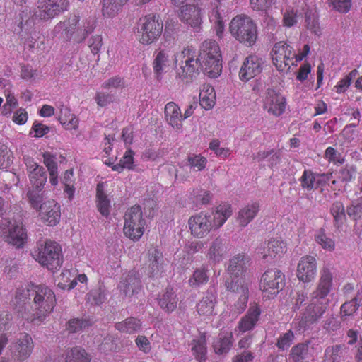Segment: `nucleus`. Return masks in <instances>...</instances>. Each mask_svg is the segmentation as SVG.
Here are the masks:
<instances>
[{
  "label": "nucleus",
  "mask_w": 362,
  "mask_h": 362,
  "mask_svg": "<svg viewBox=\"0 0 362 362\" xmlns=\"http://www.w3.org/2000/svg\"><path fill=\"white\" fill-rule=\"evenodd\" d=\"M176 77L182 82L189 83L202 69L210 78L218 77L222 71L221 55L209 59H199L196 49L185 47L175 56Z\"/></svg>",
  "instance_id": "nucleus-1"
},
{
  "label": "nucleus",
  "mask_w": 362,
  "mask_h": 362,
  "mask_svg": "<svg viewBox=\"0 0 362 362\" xmlns=\"http://www.w3.org/2000/svg\"><path fill=\"white\" fill-rule=\"evenodd\" d=\"M332 274L327 268H323L316 289L311 294V300L301 313L300 317L293 321V328L305 331L316 323L325 313L329 300L327 296L332 284Z\"/></svg>",
  "instance_id": "nucleus-2"
},
{
  "label": "nucleus",
  "mask_w": 362,
  "mask_h": 362,
  "mask_svg": "<svg viewBox=\"0 0 362 362\" xmlns=\"http://www.w3.org/2000/svg\"><path fill=\"white\" fill-rule=\"evenodd\" d=\"M56 305V297L53 291L43 285L34 287L33 301L28 310H25L23 319L39 325L53 311Z\"/></svg>",
  "instance_id": "nucleus-3"
},
{
  "label": "nucleus",
  "mask_w": 362,
  "mask_h": 362,
  "mask_svg": "<svg viewBox=\"0 0 362 362\" xmlns=\"http://www.w3.org/2000/svg\"><path fill=\"white\" fill-rule=\"evenodd\" d=\"M96 21L93 17L82 18L74 16L68 22H59L54 28V35H60L65 40L73 39L82 42L95 28Z\"/></svg>",
  "instance_id": "nucleus-4"
},
{
  "label": "nucleus",
  "mask_w": 362,
  "mask_h": 362,
  "mask_svg": "<svg viewBox=\"0 0 362 362\" xmlns=\"http://www.w3.org/2000/svg\"><path fill=\"white\" fill-rule=\"evenodd\" d=\"M229 30L236 40L248 47L252 46L257 39V26L245 15L234 17L229 24Z\"/></svg>",
  "instance_id": "nucleus-5"
},
{
  "label": "nucleus",
  "mask_w": 362,
  "mask_h": 362,
  "mask_svg": "<svg viewBox=\"0 0 362 362\" xmlns=\"http://www.w3.org/2000/svg\"><path fill=\"white\" fill-rule=\"evenodd\" d=\"M33 255L36 261L49 270L57 269L62 264V248L50 240L38 243Z\"/></svg>",
  "instance_id": "nucleus-6"
},
{
  "label": "nucleus",
  "mask_w": 362,
  "mask_h": 362,
  "mask_svg": "<svg viewBox=\"0 0 362 362\" xmlns=\"http://www.w3.org/2000/svg\"><path fill=\"white\" fill-rule=\"evenodd\" d=\"M136 29L138 40L143 45H150L160 36L163 22L154 14L146 15L139 18Z\"/></svg>",
  "instance_id": "nucleus-7"
},
{
  "label": "nucleus",
  "mask_w": 362,
  "mask_h": 362,
  "mask_svg": "<svg viewBox=\"0 0 362 362\" xmlns=\"http://www.w3.org/2000/svg\"><path fill=\"white\" fill-rule=\"evenodd\" d=\"M124 234L132 240H139L144 233L146 220L140 206L128 209L124 214Z\"/></svg>",
  "instance_id": "nucleus-8"
},
{
  "label": "nucleus",
  "mask_w": 362,
  "mask_h": 362,
  "mask_svg": "<svg viewBox=\"0 0 362 362\" xmlns=\"http://www.w3.org/2000/svg\"><path fill=\"white\" fill-rule=\"evenodd\" d=\"M284 275L277 269L267 270L262 276L260 288L263 298H274L284 285Z\"/></svg>",
  "instance_id": "nucleus-9"
},
{
  "label": "nucleus",
  "mask_w": 362,
  "mask_h": 362,
  "mask_svg": "<svg viewBox=\"0 0 362 362\" xmlns=\"http://www.w3.org/2000/svg\"><path fill=\"white\" fill-rule=\"evenodd\" d=\"M226 287L227 290L233 292L234 297L238 300L233 305L234 312L236 314L242 313L247 304L249 298V284L245 279H237V281L226 279Z\"/></svg>",
  "instance_id": "nucleus-10"
},
{
  "label": "nucleus",
  "mask_w": 362,
  "mask_h": 362,
  "mask_svg": "<svg viewBox=\"0 0 362 362\" xmlns=\"http://www.w3.org/2000/svg\"><path fill=\"white\" fill-rule=\"evenodd\" d=\"M272 62L279 71L290 68V62L295 57L293 48L284 42H276L271 52Z\"/></svg>",
  "instance_id": "nucleus-11"
},
{
  "label": "nucleus",
  "mask_w": 362,
  "mask_h": 362,
  "mask_svg": "<svg viewBox=\"0 0 362 362\" xmlns=\"http://www.w3.org/2000/svg\"><path fill=\"white\" fill-rule=\"evenodd\" d=\"M188 224L192 235L197 238H205L214 228L211 216L204 211L191 216Z\"/></svg>",
  "instance_id": "nucleus-12"
},
{
  "label": "nucleus",
  "mask_w": 362,
  "mask_h": 362,
  "mask_svg": "<svg viewBox=\"0 0 362 362\" xmlns=\"http://www.w3.org/2000/svg\"><path fill=\"white\" fill-rule=\"evenodd\" d=\"M263 109L270 115L278 117L281 115L286 109V99L279 91L274 88H268L262 99Z\"/></svg>",
  "instance_id": "nucleus-13"
},
{
  "label": "nucleus",
  "mask_w": 362,
  "mask_h": 362,
  "mask_svg": "<svg viewBox=\"0 0 362 362\" xmlns=\"http://www.w3.org/2000/svg\"><path fill=\"white\" fill-rule=\"evenodd\" d=\"M66 0H39L36 15L43 20L52 19L67 9Z\"/></svg>",
  "instance_id": "nucleus-14"
},
{
  "label": "nucleus",
  "mask_w": 362,
  "mask_h": 362,
  "mask_svg": "<svg viewBox=\"0 0 362 362\" xmlns=\"http://www.w3.org/2000/svg\"><path fill=\"white\" fill-rule=\"evenodd\" d=\"M24 163L32 188L42 189L47 179L45 168L31 158H25Z\"/></svg>",
  "instance_id": "nucleus-15"
},
{
  "label": "nucleus",
  "mask_w": 362,
  "mask_h": 362,
  "mask_svg": "<svg viewBox=\"0 0 362 362\" xmlns=\"http://www.w3.org/2000/svg\"><path fill=\"white\" fill-rule=\"evenodd\" d=\"M332 177V173L319 174L311 170H305L299 178L300 185L303 189L310 192L315 190L327 183Z\"/></svg>",
  "instance_id": "nucleus-16"
},
{
  "label": "nucleus",
  "mask_w": 362,
  "mask_h": 362,
  "mask_svg": "<svg viewBox=\"0 0 362 362\" xmlns=\"http://www.w3.org/2000/svg\"><path fill=\"white\" fill-rule=\"evenodd\" d=\"M39 216L41 221L49 226H54L59 223L61 206L54 200H47L40 204Z\"/></svg>",
  "instance_id": "nucleus-17"
},
{
  "label": "nucleus",
  "mask_w": 362,
  "mask_h": 362,
  "mask_svg": "<svg viewBox=\"0 0 362 362\" xmlns=\"http://www.w3.org/2000/svg\"><path fill=\"white\" fill-rule=\"evenodd\" d=\"M263 64L262 59L256 55L247 57L240 69V79L243 81H247L255 77L262 72Z\"/></svg>",
  "instance_id": "nucleus-18"
},
{
  "label": "nucleus",
  "mask_w": 362,
  "mask_h": 362,
  "mask_svg": "<svg viewBox=\"0 0 362 362\" xmlns=\"http://www.w3.org/2000/svg\"><path fill=\"white\" fill-rule=\"evenodd\" d=\"M316 272L317 261L314 257L306 255L300 258L296 272L297 277L300 281L310 282L315 279Z\"/></svg>",
  "instance_id": "nucleus-19"
},
{
  "label": "nucleus",
  "mask_w": 362,
  "mask_h": 362,
  "mask_svg": "<svg viewBox=\"0 0 362 362\" xmlns=\"http://www.w3.org/2000/svg\"><path fill=\"white\" fill-rule=\"evenodd\" d=\"M35 285H26L17 288L15 297L13 300L14 309L23 319V314L25 310H28L30 306V300L33 297L34 287Z\"/></svg>",
  "instance_id": "nucleus-20"
},
{
  "label": "nucleus",
  "mask_w": 362,
  "mask_h": 362,
  "mask_svg": "<svg viewBox=\"0 0 362 362\" xmlns=\"http://www.w3.org/2000/svg\"><path fill=\"white\" fill-rule=\"evenodd\" d=\"M179 18L183 23L194 29H199L202 23V10L194 4L182 6L180 8Z\"/></svg>",
  "instance_id": "nucleus-21"
},
{
  "label": "nucleus",
  "mask_w": 362,
  "mask_h": 362,
  "mask_svg": "<svg viewBox=\"0 0 362 362\" xmlns=\"http://www.w3.org/2000/svg\"><path fill=\"white\" fill-rule=\"evenodd\" d=\"M32 337L28 334H21L16 343L11 345L13 357L20 361L27 359L33 349Z\"/></svg>",
  "instance_id": "nucleus-22"
},
{
  "label": "nucleus",
  "mask_w": 362,
  "mask_h": 362,
  "mask_svg": "<svg viewBox=\"0 0 362 362\" xmlns=\"http://www.w3.org/2000/svg\"><path fill=\"white\" fill-rule=\"evenodd\" d=\"M286 252V243L281 238H274L261 245L257 253L262 256V258L269 261L276 257H280Z\"/></svg>",
  "instance_id": "nucleus-23"
},
{
  "label": "nucleus",
  "mask_w": 362,
  "mask_h": 362,
  "mask_svg": "<svg viewBox=\"0 0 362 362\" xmlns=\"http://www.w3.org/2000/svg\"><path fill=\"white\" fill-rule=\"evenodd\" d=\"M228 247L227 240L218 236L209 244L206 252V257L213 264H217L223 261L228 255Z\"/></svg>",
  "instance_id": "nucleus-24"
},
{
  "label": "nucleus",
  "mask_w": 362,
  "mask_h": 362,
  "mask_svg": "<svg viewBox=\"0 0 362 362\" xmlns=\"http://www.w3.org/2000/svg\"><path fill=\"white\" fill-rule=\"evenodd\" d=\"M118 288L125 296L132 297L138 294L141 290L140 276L135 271L129 272L122 278Z\"/></svg>",
  "instance_id": "nucleus-25"
},
{
  "label": "nucleus",
  "mask_w": 362,
  "mask_h": 362,
  "mask_svg": "<svg viewBox=\"0 0 362 362\" xmlns=\"http://www.w3.org/2000/svg\"><path fill=\"white\" fill-rule=\"evenodd\" d=\"M261 315V309L257 304L250 305L246 314L238 322L237 329L245 333L252 330L257 325Z\"/></svg>",
  "instance_id": "nucleus-26"
},
{
  "label": "nucleus",
  "mask_w": 362,
  "mask_h": 362,
  "mask_svg": "<svg viewBox=\"0 0 362 362\" xmlns=\"http://www.w3.org/2000/svg\"><path fill=\"white\" fill-rule=\"evenodd\" d=\"M250 264V259L248 257L243 254H238L233 256L229 260V264L228 267V272L230 274V279H228L229 281L237 279H244L241 276L247 269Z\"/></svg>",
  "instance_id": "nucleus-27"
},
{
  "label": "nucleus",
  "mask_w": 362,
  "mask_h": 362,
  "mask_svg": "<svg viewBox=\"0 0 362 362\" xmlns=\"http://www.w3.org/2000/svg\"><path fill=\"white\" fill-rule=\"evenodd\" d=\"M165 118L173 128L181 130L182 128L183 115L180 108L174 102H169L165 107Z\"/></svg>",
  "instance_id": "nucleus-28"
},
{
  "label": "nucleus",
  "mask_w": 362,
  "mask_h": 362,
  "mask_svg": "<svg viewBox=\"0 0 362 362\" xmlns=\"http://www.w3.org/2000/svg\"><path fill=\"white\" fill-rule=\"evenodd\" d=\"M259 211L258 202L249 203L239 210L236 215V222L239 226L245 228L255 218Z\"/></svg>",
  "instance_id": "nucleus-29"
},
{
  "label": "nucleus",
  "mask_w": 362,
  "mask_h": 362,
  "mask_svg": "<svg viewBox=\"0 0 362 362\" xmlns=\"http://www.w3.org/2000/svg\"><path fill=\"white\" fill-rule=\"evenodd\" d=\"M148 274L151 276L160 275L163 272L164 260L162 252L157 248L148 250Z\"/></svg>",
  "instance_id": "nucleus-30"
},
{
  "label": "nucleus",
  "mask_w": 362,
  "mask_h": 362,
  "mask_svg": "<svg viewBox=\"0 0 362 362\" xmlns=\"http://www.w3.org/2000/svg\"><path fill=\"white\" fill-rule=\"evenodd\" d=\"M233 211L230 204L223 203L217 206L212 212V225L214 229L220 228L232 215Z\"/></svg>",
  "instance_id": "nucleus-31"
},
{
  "label": "nucleus",
  "mask_w": 362,
  "mask_h": 362,
  "mask_svg": "<svg viewBox=\"0 0 362 362\" xmlns=\"http://www.w3.org/2000/svg\"><path fill=\"white\" fill-rule=\"evenodd\" d=\"M160 308L166 312H173L177 307L178 298L171 287H167L164 293L158 297Z\"/></svg>",
  "instance_id": "nucleus-32"
},
{
  "label": "nucleus",
  "mask_w": 362,
  "mask_h": 362,
  "mask_svg": "<svg viewBox=\"0 0 362 362\" xmlns=\"http://www.w3.org/2000/svg\"><path fill=\"white\" fill-rule=\"evenodd\" d=\"M224 16L220 11L219 6L214 4L212 5L211 10L209 12V19L213 23L216 35L221 38L225 28Z\"/></svg>",
  "instance_id": "nucleus-33"
},
{
  "label": "nucleus",
  "mask_w": 362,
  "mask_h": 362,
  "mask_svg": "<svg viewBox=\"0 0 362 362\" xmlns=\"http://www.w3.org/2000/svg\"><path fill=\"white\" fill-rule=\"evenodd\" d=\"M216 103V93L214 88L208 84H203L199 93V104L205 110H211Z\"/></svg>",
  "instance_id": "nucleus-34"
},
{
  "label": "nucleus",
  "mask_w": 362,
  "mask_h": 362,
  "mask_svg": "<svg viewBox=\"0 0 362 362\" xmlns=\"http://www.w3.org/2000/svg\"><path fill=\"white\" fill-rule=\"evenodd\" d=\"M128 0H101L102 13L104 17H115Z\"/></svg>",
  "instance_id": "nucleus-35"
},
{
  "label": "nucleus",
  "mask_w": 362,
  "mask_h": 362,
  "mask_svg": "<svg viewBox=\"0 0 362 362\" xmlns=\"http://www.w3.org/2000/svg\"><path fill=\"white\" fill-rule=\"evenodd\" d=\"M59 113L58 119L67 129H76L78 127V121L74 115L71 114L70 110L64 105L58 106Z\"/></svg>",
  "instance_id": "nucleus-36"
},
{
  "label": "nucleus",
  "mask_w": 362,
  "mask_h": 362,
  "mask_svg": "<svg viewBox=\"0 0 362 362\" xmlns=\"http://www.w3.org/2000/svg\"><path fill=\"white\" fill-rule=\"evenodd\" d=\"M216 297L207 292L197 305V312L201 315L209 316L214 314Z\"/></svg>",
  "instance_id": "nucleus-37"
},
{
  "label": "nucleus",
  "mask_w": 362,
  "mask_h": 362,
  "mask_svg": "<svg viewBox=\"0 0 362 362\" xmlns=\"http://www.w3.org/2000/svg\"><path fill=\"white\" fill-rule=\"evenodd\" d=\"M97 207L103 216L110 214V201L103 189V184H98L96 189Z\"/></svg>",
  "instance_id": "nucleus-38"
},
{
  "label": "nucleus",
  "mask_w": 362,
  "mask_h": 362,
  "mask_svg": "<svg viewBox=\"0 0 362 362\" xmlns=\"http://www.w3.org/2000/svg\"><path fill=\"white\" fill-rule=\"evenodd\" d=\"M221 52L218 45L215 40H205L202 46L199 59H209L214 57H220Z\"/></svg>",
  "instance_id": "nucleus-39"
},
{
  "label": "nucleus",
  "mask_w": 362,
  "mask_h": 362,
  "mask_svg": "<svg viewBox=\"0 0 362 362\" xmlns=\"http://www.w3.org/2000/svg\"><path fill=\"white\" fill-rule=\"evenodd\" d=\"M141 327V323L140 320L134 317H129L122 322L116 323L115 326L118 331L127 334H134L139 332Z\"/></svg>",
  "instance_id": "nucleus-40"
},
{
  "label": "nucleus",
  "mask_w": 362,
  "mask_h": 362,
  "mask_svg": "<svg viewBox=\"0 0 362 362\" xmlns=\"http://www.w3.org/2000/svg\"><path fill=\"white\" fill-rule=\"evenodd\" d=\"M192 351L195 358L200 362L206 360V341L204 336L194 339L192 341Z\"/></svg>",
  "instance_id": "nucleus-41"
},
{
  "label": "nucleus",
  "mask_w": 362,
  "mask_h": 362,
  "mask_svg": "<svg viewBox=\"0 0 362 362\" xmlns=\"http://www.w3.org/2000/svg\"><path fill=\"white\" fill-rule=\"evenodd\" d=\"M90 356L83 349L79 347L72 348L66 354V362H90Z\"/></svg>",
  "instance_id": "nucleus-42"
},
{
  "label": "nucleus",
  "mask_w": 362,
  "mask_h": 362,
  "mask_svg": "<svg viewBox=\"0 0 362 362\" xmlns=\"http://www.w3.org/2000/svg\"><path fill=\"white\" fill-rule=\"evenodd\" d=\"M168 64V54L164 51L158 52L153 61V71L157 78L160 77Z\"/></svg>",
  "instance_id": "nucleus-43"
},
{
  "label": "nucleus",
  "mask_w": 362,
  "mask_h": 362,
  "mask_svg": "<svg viewBox=\"0 0 362 362\" xmlns=\"http://www.w3.org/2000/svg\"><path fill=\"white\" fill-rule=\"evenodd\" d=\"M330 211L334 217L335 226L338 228H340L346 218L344 204L341 202L333 203Z\"/></svg>",
  "instance_id": "nucleus-44"
},
{
  "label": "nucleus",
  "mask_w": 362,
  "mask_h": 362,
  "mask_svg": "<svg viewBox=\"0 0 362 362\" xmlns=\"http://www.w3.org/2000/svg\"><path fill=\"white\" fill-rule=\"evenodd\" d=\"M315 241L323 249L332 251L335 247V243L333 239L329 237L324 229L321 228L315 235Z\"/></svg>",
  "instance_id": "nucleus-45"
},
{
  "label": "nucleus",
  "mask_w": 362,
  "mask_h": 362,
  "mask_svg": "<svg viewBox=\"0 0 362 362\" xmlns=\"http://www.w3.org/2000/svg\"><path fill=\"white\" fill-rule=\"evenodd\" d=\"M232 334L221 337L214 342V351L218 354H226L232 346Z\"/></svg>",
  "instance_id": "nucleus-46"
},
{
  "label": "nucleus",
  "mask_w": 362,
  "mask_h": 362,
  "mask_svg": "<svg viewBox=\"0 0 362 362\" xmlns=\"http://www.w3.org/2000/svg\"><path fill=\"white\" fill-rule=\"evenodd\" d=\"M134 153L131 149H128L122 158H121L119 163L114 165L112 168L113 170L122 172L124 168L132 169L134 163Z\"/></svg>",
  "instance_id": "nucleus-47"
},
{
  "label": "nucleus",
  "mask_w": 362,
  "mask_h": 362,
  "mask_svg": "<svg viewBox=\"0 0 362 362\" xmlns=\"http://www.w3.org/2000/svg\"><path fill=\"white\" fill-rule=\"evenodd\" d=\"M308 346L305 344H298L292 347L290 358L294 362H302L307 356Z\"/></svg>",
  "instance_id": "nucleus-48"
},
{
  "label": "nucleus",
  "mask_w": 362,
  "mask_h": 362,
  "mask_svg": "<svg viewBox=\"0 0 362 362\" xmlns=\"http://www.w3.org/2000/svg\"><path fill=\"white\" fill-rule=\"evenodd\" d=\"M347 214L354 220L362 217V196L352 201L346 209Z\"/></svg>",
  "instance_id": "nucleus-49"
},
{
  "label": "nucleus",
  "mask_w": 362,
  "mask_h": 362,
  "mask_svg": "<svg viewBox=\"0 0 362 362\" xmlns=\"http://www.w3.org/2000/svg\"><path fill=\"white\" fill-rule=\"evenodd\" d=\"M206 272L207 270L205 268L196 269L189 280L190 286L197 287L206 284L208 281Z\"/></svg>",
  "instance_id": "nucleus-50"
},
{
  "label": "nucleus",
  "mask_w": 362,
  "mask_h": 362,
  "mask_svg": "<svg viewBox=\"0 0 362 362\" xmlns=\"http://www.w3.org/2000/svg\"><path fill=\"white\" fill-rule=\"evenodd\" d=\"M189 165L196 171H201L206 168L207 160L205 157L199 155H192L187 159Z\"/></svg>",
  "instance_id": "nucleus-51"
},
{
  "label": "nucleus",
  "mask_w": 362,
  "mask_h": 362,
  "mask_svg": "<svg viewBox=\"0 0 362 362\" xmlns=\"http://www.w3.org/2000/svg\"><path fill=\"white\" fill-rule=\"evenodd\" d=\"M360 299L354 298L349 301L344 303L341 306V313L344 316L352 315L358 310L360 305Z\"/></svg>",
  "instance_id": "nucleus-52"
},
{
  "label": "nucleus",
  "mask_w": 362,
  "mask_h": 362,
  "mask_svg": "<svg viewBox=\"0 0 362 362\" xmlns=\"http://www.w3.org/2000/svg\"><path fill=\"white\" fill-rule=\"evenodd\" d=\"M90 323L88 320L83 319H72L67 324V329L69 332L75 333L82 331L88 327Z\"/></svg>",
  "instance_id": "nucleus-53"
},
{
  "label": "nucleus",
  "mask_w": 362,
  "mask_h": 362,
  "mask_svg": "<svg viewBox=\"0 0 362 362\" xmlns=\"http://www.w3.org/2000/svg\"><path fill=\"white\" fill-rule=\"evenodd\" d=\"M42 189L37 190L35 188H32L30 189L27 193L29 202L34 209L40 208V203L42 200V194L40 193Z\"/></svg>",
  "instance_id": "nucleus-54"
},
{
  "label": "nucleus",
  "mask_w": 362,
  "mask_h": 362,
  "mask_svg": "<svg viewBox=\"0 0 362 362\" xmlns=\"http://www.w3.org/2000/svg\"><path fill=\"white\" fill-rule=\"evenodd\" d=\"M293 339L294 334L293 332L291 330H288L287 332L279 337L276 345L279 349H286L291 345Z\"/></svg>",
  "instance_id": "nucleus-55"
},
{
  "label": "nucleus",
  "mask_w": 362,
  "mask_h": 362,
  "mask_svg": "<svg viewBox=\"0 0 362 362\" xmlns=\"http://www.w3.org/2000/svg\"><path fill=\"white\" fill-rule=\"evenodd\" d=\"M299 15L298 12L293 9H287L284 13L283 23L288 28L292 27L298 23Z\"/></svg>",
  "instance_id": "nucleus-56"
},
{
  "label": "nucleus",
  "mask_w": 362,
  "mask_h": 362,
  "mask_svg": "<svg viewBox=\"0 0 362 362\" xmlns=\"http://www.w3.org/2000/svg\"><path fill=\"white\" fill-rule=\"evenodd\" d=\"M194 201L199 204H208L212 198L211 194L206 190L197 189L194 191Z\"/></svg>",
  "instance_id": "nucleus-57"
},
{
  "label": "nucleus",
  "mask_w": 362,
  "mask_h": 362,
  "mask_svg": "<svg viewBox=\"0 0 362 362\" xmlns=\"http://www.w3.org/2000/svg\"><path fill=\"white\" fill-rule=\"evenodd\" d=\"M250 3L253 10L266 11L276 3V0H250Z\"/></svg>",
  "instance_id": "nucleus-58"
},
{
  "label": "nucleus",
  "mask_w": 362,
  "mask_h": 362,
  "mask_svg": "<svg viewBox=\"0 0 362 362\" xmlns=\"http://www.w3.org/2000/svg\"><path fill=\"white\" fill-rule=\"evenodd\" d=\"M102 87L107 90L122 88L124 87V81L121 77L115 76L105 81Z\"/></svg>",
  "instance_id": "nucleus-59"
},
{
  "label": "nucleus",
  "mask_w": 362,
  "mask_h": 362,
  "mask_svg": "<svg viewBox=\"0 0 362 362\" xmlns=\"http://www.w3.org/2000/svg\"><path fill=\"white\" fill-rule=\"evenodd\" d=\"M333 8L340 13H347L351 6V0H329Z\"/></svg>",
  "instance_id": "nucleus-60"
},
{
  "label": "nucleus",
  "mask_w": 362,
  "mask_h": 362,
  "mask_svg": "<svg viewBox=\"0 0 362 362\" xmlns=\"http://www.w3.org/2000/svg\"><path fill=\"white\" fill-rule=\"evenodd\" d=\"M43 163L47 168L48 172H54L58 170L57 163L56 162V157L49 152H45L42 154Z\"/></svg>",
  "instance_id": "nucleus-61"
},
{
  "label": "nucleus",
  "mask_w": 362,
  "mask_h": 362,
  "mask_svg": "<svg viewBox=\"0 0 362 362\" xmlns=\"http://www.w3.org/2000/svg\"><path fill=\"white\" fill-rule=\"evenodd\" d=\"M325 158L334 163L342 164L344 162V158H340V155L337 153V151L332 147H328L325 153Z\"/></svg>",
  "instance_id": "nucleus-62"
},
{
  "label": "nucleus",
  "mask_w": 362,
  "mask_h": 362,
  "mask_svg": "<svg viewBox=\"0 0 362 362\" xmlns=\"http://www.w3.org/2000/svg\"><path fill=\"white\" fill-rule=\"evenodd\" d=\"M32 131L35 132L34 137L40 138L49 132V127L37 121H35L32 126Z\"/></svg>",
  "instance_id": "nucleus-63"
},
{
  "label": "nucleus",
  "mask_w": 362,
  "mask_h": 362,
  "mask_svg": "<svg viewBox=\"0 0 362 362\" xmlns=\"http://www.w3.org/2000/svg\"><path fill=\"white\" fill-rule=\"evenodd\" d=\"M88 300L91 303L100 305L105 301L106 296L104 292L100 290L94 291L88 294Z\"/></svg>",
  "instance_id": "nucleus-64"
}]
</instances>
